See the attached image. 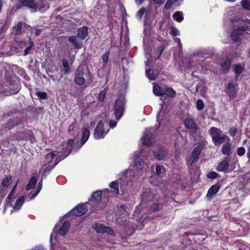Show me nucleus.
Returning a JSON list of instances; mask_svg holds the SVG:
<instances>
[{
  "label": "nucleus",
  "instance_id": "obj_1",
  "mask_svg": "<svg viewBox=\"0 0 250 250\" xmlns=\"http://www.w3.org/2000/svg\"><path fill=\"white\" fill-rule=\"evenodd\" d=\"M85 78L88 81H92L93 80L88 67L84 65H80L77 67L75 71L74 82L76 84L81 86L85 83Z\"/></svg>",
  "mask_w": 250,
  "mask_h": 250
},
{
  "label": "nucleus",
  "instance_id": "obj_2",
  "mask_svg": "<svg viewBox=\"0 0 250 250\" xmlns=\"http://www.w3.org/2000/svg\"><path fill=\"white\" fill-rule=\"evenodd\" d=\"M2 88V92L6 95L17 94L21 89L20 79L7 80Z\"/></svg>",
  "mask_w": 250,
  "mask_h": 250
},
{
  "label": "nucleus",
  "instance_id": "obj_3",
  "mask_svg": "<svg viewBox=\"0 0 250 250\" xmlns=\"http://www.w3.org/2000/svg\"><path fill=\"white\" fill-rule=\"evenodd\" d=\"M210 134L215 145L224 143L227 137L222 134V131L221 129L215 127H212L210 128Z\"/></svg>",
  "mask_w": 250,
  "mask_h": 250
},
{
  "label": "nucleus",
  "instance_id": "obj_4",
  "mask_svg": "<svg viewBox=\"0 0 250 250\" xmlns=\"http://www.w3.org/2000/svg\"><path fill=\"white\" fill-rule=\"evenodd\" d=\"M16 8L18 9H21L23 7H26L30 9H34L36 11L37 9L40 10L44 8V6H39L36 2V0H18L16 4Z\"/></svg>",
  "mask_w": 250,
  "mask_h": 250
},
{
  "label": "nucleus",
  "instance_id": "obj_5",
  "mask_svg": "<svg viewBox=\"0 0 250 250\" xmlns=\"http://www.w3.org/2000/svg\"><path fill=\"white\" fill-rule=\"evenodd\" d=\"M203 149V145L202 143L199 144L193 149L190 156L186 159V163L188 167H190L192 166L194 162L197 161L199 156Z\"/></svg>",
  "mask_w": 250,
  "mask_h": 250
},
{
  "label": "nucleus",
  "instance_id": "obj_6",
  "mask_svg": "<svg viewBox=\"0 0 250 250\" xmlns=\"http://www.w3.org/2000/svg\"><path fill=\"white\" fill-rule=\"evenodd\" d=\"M125 102L124 99H118L114 105V115L117 120H119L123 115Z\"/></svg>",
  "mask_w": 250,
  "mask_h": 250
},
{
  "label": "nucleus",
  "instance_id": "obj_7",
  "mask_svg": "<svg viewBox=\"0 0 250 250\" xmlns=\"http://www.w3.org/2000/svg\"><path fill=\"white\" fill-rule=\"evenodd\" d=\"M104 128V122L102 120H100L94 130L93 136L95 139L99 140L103 139L107 134L109 129L107 131H105Z\"/></svg>",
  "mask_w": 250,
  "mask_h": 250
},
{
  "label": "nucleus",
  "instance_id": "obj_8",
  "mask_svg": "<svg viewBox=\"0 0 250 250\" xmlns=\"http://www.w3.org/2000/svg\"><path fill=\"white\" fill-rule=\"evenodd\" d=\"M13 137L18 142L21 140H26L30 138V141L32 142L31 138L32 137L34 139V135L32 131L26 130L22 131L16 132L14 134Z\"/></svg>",
  "mask_w": 250,
  "mask_h": 250
},
{
  "label": "nucleus",
  "instance_id": "obj_9",
  "mask_svg": "<svg viewBox=\"0 0 250 250\" xmlns=\"http://www.w3.org/2000/svg\"><path fill=\"white\" fill-rule=\"evenodd\" d=\"M184 124L189 131L191 136L194 138L198 129L195 120L190 118H186L184 121Z\"/></svg>",
  "mask_w": 250,
  "mask_h": 250
},
{
  "label": "nucleus",
  "instance_id": "obj_10",
  "mask_svg": "<svg viewBox=\"0 0 250 250\" xmlns=\"http://www.w3.org/2000/svg\"><path fill=\"white\" fill-rule=\"evenodd\" d=\"M19 124L18 120L16 119H10L8 121L3 124L0 125V132L2 133L11 130Z\"/></svg>",
  "mask_w": 250,
  "mask_h": 250
},
{
  "label": "nucleus",
  "instance_id": "obj_11",
  "mask_svg": "<svg viewBox=\"0 0 250 250\" xmlns=\"http://www.w3.org/2000/svg\"><path fill=\"white\" fill-rule=\"evenodd\" d=\"M249 29L247 25H243L234 29L230 35L231 39L234 42H239L240 37L244 34V32Z\"/></svg>",
  "mask_w": 250,
  "mask_h": 250
},
{
  "label": "nucleus",
  "instance_id": "obj_12",
  "mask_svg": "<svg viewBox=\"0 0 250 250\" xmlns=\"http://www.w3.org/2000/svg\"><path fill=\"white\" fill-rule=\"evenodd\" d=\"M87 210V207L85 204H80L71 210L70 213L75 216L80 217L84 214Z\"/></svg>",
  "mask_w": 250,
  "mask_h": 250
},
{
  "label": "nucleus",
  "instance_id": "obj_13",
  "mask_svg": "<svg viewBox=\"0 0 250 250\" xmlns=\"http://www.w3.org/2000/svg\"><path fill=\"white\" fill-rule=\"evenodd\" d=\"M224 143L221 148V152L223 154L229 156L233 152L232 143L229 137H227L226 140Z\"/></svg>",
  "mask_w": 250,
  "mask_h": 250
},
{
  "label": "nucleus",
  "instance_id": "obj_14",
  "mask_svg": "<svg viewBox=\"0 0 250 250\" xmlns=\"http://www.w3.org/2000/svg\"><path fill=\"white\" fill-rule=\"evenodd\" d=\"M238 84H233L232 83H229L226 89V92L229 96L230 99H234L236 98L237 93L236 88Z\"/></svg>",
  "mask_w": 250,
  "mask_h": 250
},
{
  "label": "nucleus",
  "instance_id": "obj_15",
  "mask_svg": "<svg viewBox=\"0 0 250 250\" xmlns=\"http://www.w3.org/2000/svg\"><path fill=\"white\" fill-rule=\"evenodd\" d=\"M220 188V187L218 184H215L212 185L208 189V193L206 195V198L208 200L212 199L214 196L217 194Z\"/></svg>",
  "mask_w": 250,
  "mask_h": 250
},
{
  "label": "nucleus",
  "instance_id": "obj_16",
  "mask_svg": "<svg viewBox=\"0 0 250 250\" xmlns=\"http://www.w3.org/2000/svg\"><path fill=\"white\" fill-rule=\"evenodd\" d=\"M74 143V139H70L67 141V145L63 149L62 159L65 158L67 157L72 152V146Z\"/></svg>",
  "mask_w": 250,
  "mask_h": 250
},
{
  "label": "nucleus",
  "instance_id": "obj_17",
  "mask_svg": "<svg viewBox=\"0 0 250 250\" xmlns=\"http://www.w3.org/2000/svg\"><path fill=\"white\" fill-rule=\"evenodd\" d=\"M230 159L228 157H225L224 159L219 163L217 167V170L219 171H225L229 167Z\"/></svg>",
  "mask_w": 250,
  "mask_h": 250
},
{
  "label": "nucleus",
  "instance_id": "obj_18",
  "mask_svg": "<svg viewBox=\"0 0 250 250\" xmlns=\"http://www.w3.org/2000/svg\"><path fill=\"white\" fill-rule=\"evenodd\" d=\"M90 136V131L86 128H83L82 130V136L81 139L80 143H79V148L81 147L88 140Z\"/></svg>",
  "mask_w": 250,
  "mask_h": 250
},
{
  "label": "nucleus",
  "instance_id": "obj_19",
  "mask_svg": "<svg viewBox=\"0 0 250 250\" xmlns=\"http://www.w3.org/2000/svg\"><path fill=\"white\" fill-rule=\"evenodd\" d=\"M88 35V27L86 26L80 27L77 30V37L82 40H84Z\"/></svg>",
  "mask_w": 250,
  "mask_h": 250
},
{
  "label": "nucleus",
  "instance_id": "obj_20",
  "mask_svg": "<svg viewBox=\"0 0 250 250\" xmlns=\"http://www.w3.org/2000/svg\"><path fill=\"white\" fill-rule=\"evenodd\" d=\"M70 226V224L69 221H64L62 226L59 229V233L62 236H65L69 229Z\"/></svg>",
  "mask_w": 250,
  "mask_h": 250
},
{
  "label": "nucleus",
  "instance_id": "obj_21",
  "mask_svg": "<svg viewBox=\"0 0 250 250\" xmlns=\"http://www.w3.org/2000/svg\"><path fill=\"white\" fill-rule=\"evenodd\" d=\"M91 197V202L99 203L101 201L102 197V191L101 190H98L93 192Z\"/></svg>",
  "mask_w": 250,
  "mask_h": 250
},
{
  "label": "nucleus",
  "instance_id": "obj_22",
  "mask_svg": "<svg viewBox=\"0 0 250 250\" xmlns=\"http://www.w3.org/2000/svg\"><path fill=\"white\" fill-rule=\"evenodd\" d=\"M153 154L155 158L159 160H163L167 155V152L162 149H159L157 151H154Z\"/></svg>",
  "mask_w": 250,
  "mask_h": 250
},
{
  "label": "nucleus",
  "instance_id": "obj_23",
  "mask_svg": "<svg viewBox=\"0 0 250 250\" xmlns=\"http://www.w3.org/2000/svg\"><path fill=\"white\" fill-rule=\"evenodd\" d=\"M143 144L144 146H150L152 145V136L150 134H146L144 135L143 138Z\"/></svg>",
  "mask_w": 250,
  "mask_h": 250
},
{
  "label": "nucleus",
  "instance_id": "obj_24",
  "mask_svg": "<svg viewBox=\"0 0 250 250\" xmlns=\"http://www.w3.org/2000/svg\"><path fill=\"white\" fill-rule=\"evenodd\" d=\"M163 208V204L154 203L149 206V209L150 211H159L162 210Z\"/></svg>",
  "mask_w": 250,
  "mask_h": 250
},
{
  "label": "nucleus",
  "instance_id": "obj_25",
  "mask_svg": "<svg viewBox=\"0 0 250 250\" xmlns=\"http://www.w3.org/2000/svg\"><path fill=\"white\" fill-rule=\"evenodd\" d=\"M25 201L24 197L23 196H20L16 201L15 204L13 207L15 210L20 209Z\"/></svg>",
  "mask_w": 250,
  "mask_h": 250
},
{
  "label": "nucleus",
  "instance_id": "obj_26",
  "mask_svg": "<svg viewBox=\"0 0 250 250\" xmlns=\"http://www.w3.org/2000/svg\"><path fill=\"white\" fill-rule=\"evenodd\" d=\"M231 61V59H228L221 64V69L224 72L227 73L228 72L229 70V69Z\"/></svg>",
  "mask_w": 250,
  "mask_h": 250
},
{
  "label": "nucleus",
  "instance_id": "obj_27",
  "mask_svg": "<svg viewBox=\"0 0 250 250\" xmlns=\"http://www.w3.org/2000/svg\"><path fill=\"white\" fill-rule=\"evenodd\" d=\"M176 94V91L172 87H166L164 90V95L168 97L173 98Z\"/></svg>",
  "mask_w": 250,
  "mask_h": 250
},
{
  "label": "nucleus",
  "instance_id": "obj_28",
  "mask_svg": "<svg viewBox=\"0 0 250 250\" xmlns=\"http://www.w3.org/2000/svg\"><path fill=\"white\" fill-rule=\"evenodd\" d=\"M37 181V178L33 176L29 180L28 184L26 186V190L28 191L30 189H33L36 184Z\"/></svg>",
  "mask_w": 250,
  "mask_h": 250
},
{
  "label": "nucleus",
  "instance_id": "obj_29",
  "mask_svg": "<svg viewBox=\"0 0 250 250\" xmlns=\"http://www.w3.org/2000/svg\"><path fill=\"white\" fill-rule=\"evenodd\" d=\"M68 40L72 43L75 48L79 49L81 48V44L76 41V37L75 36H70Z\"/></svg>",
  "mask_w": 250,
  "mask_h": 250
},
{
  "label": "nucleus",
  "instance_id": "obj_30",
  "mask_svg": "<svg viewBox=\"0 0 250 250\" xmlns=\"http://www.w3.org/2000/svg\"><path fill=\"white\" fill-rule=\"evenodd\" d=\"M153 92L157 96L164 95V90L159 85H154L153 86Z\"/></svg>",
  "mask_w": 250,
  "mask_h": 250
},
{
  "label": "nucleus",
  "instance_id": "obj_31",
  "mask_svg": "<svg viewBox=\"0 0 250 250\" xmlns=\"http://www.w3.org/2000/svg\"><path fill=\"white\" fill-rule=\"evenodd\" d=\"M134 165L138 170H141L143 169L144 167L143 165V161L139 156H138L135 158Z\"/></svg>",
  "mask_w": 250,
  "mask_h": 250
},
{
  "label": "nucleus",
  "instance_id": "obj_32",
  "mask_svg": "<svg viewBox=\"0 0 250 250\" xmlns=\"http://www.w3.org/2000/svg\"><path fill=\"white\" fill-rule=\"evenodd\" d=\"M234 73H235L236 79L239 76L240 74L243 71L244 67L239 64H234L232 66Z\"/></svg>",
  "mask_w": 250,
  "mask_h": 250
},
{
  "label": "nucleus",
  "instance_id": "obj_33",
  "mask_svg": "<svg viewBox=\"0 0 250 250\" xmlns=\"http://www.w3.org/2000/svg\"><path fill=\"white\" fill-rule=\"evenodd\" d=\"M12 181V177L9 176L3 179L1 182V186L3 188H7L11 184Z\"/></svg>",
  "mask_w": 250,
  "mask_h": 250
},
{
  "label": "nucleus",
  "instance_id": "obj_34",
  "mask_svg": "<svg viewBox=\"0 0 250 250\" xmlns=\"http://www.w3.org/2000/svg\"><path fill=\"white\" fill-rule=\"evenodd\" d=\"M165 48L166 46L164 44H162L157 47L156 53H157L158 54L157 57L154 58V60L155 61L160 59Z\"/></svg>",
  "mask_w": 250,
  "mask_h": 250
},
{
  "label": "nucleus",
  "instance_id": "obj_35",
  "mask_svg": "<svg viewBox=\"0 0 250 250\" xmlns=\"http://www.w3.org/2000/svg\"><path fill=\"white\" fill-rule=\"evenodd\" d=\"M174 20L180 22L184 20L183 14L182 11H176L173 15Z\"/></svg>",
  "mask_w": 250,
  "mask_h": 250
},
{
  "label": "nucleus",
  "instance_id": "obj_36",
  "mask_svg": "<svg viewBox=\"0 0 250 250\" xmlns=\"http://www.w3.org/2000/svg\"><path fill=\"white\" fill-rule=\"evenodd\" d=\"M109 187L113 189L112 191L113 193L119 194V184L117 181L112 182L109 185Z\"/></svg>",
  "mask_w": 250,
  "mask_h": 250
},
{
  "label": "nucleus",
  "instance_id": "obj_37",
  "mask_svg": "<svg viewBox=\"0 0 250 250\" xmlns=\"http://www.w3.org/2000/svg\"><path fill=\"white\" fill-rule=\"evenodd\" d=\"M25 25V23L21 21L19 22L16 26L15 27V35H20L22 33V29L23 25Z\"/></svg>",
  "mask_w": 250,
  "mask_h": 250
},
{
  "label": "nucleus",
  "instance_id": "obj_38",
  "mask_svg": "<svg viewBox=\"0 0 250 250\" xmlns=\"http://www.w3.org/2000/svg\"><path fill=\"white\" fill-rule=\"evenodd\" d=\"M54 167L52 166H50L49 165L46 167L43 171L41 178L44 179L46 178L47 175L51 172L52 170L54 168Z\"/></svg>",
  "mask_w": 250,
  "mask_h": 250
},
{
  "label": "nucleus",
  "instance_id": "obj_39",
  "mask_svg": "<svg viewBox=\"0 0 250 250\" xmlns=\"http://www.w3.org/2000/svg\"><path fill=\"white\" fill-rule=\"evenodd\" d=\"M62 65L64 68L63 72L65 74H68L70 72V67L68 64V60L65 59L62 60Z\"/></svg>",
  "mask_w": 250,
  "mask_h": 250
},
{
  "label": "nucleus",
  "instance_id": "obj_40",
  "mask_svg": "<svg viewBox=\"0 0 250 250\" xmlns=\"http://www.w3.org/2000/svg\"><path fill=\"white\" fill-rule=\"evenodd\" d=\"M146 77L150 80H155L157 76L154 75L153 70L151 69H148L146 71Z\"/></svg>",
  "mask_w": 250,
  "mask_h": 250
},
{
  "label": "nucleus",
  "instance_id": "obj_41",
  "mask_svg": "<svg viewBox=\"0 0 250 250\" xmlns=\"http://www.w3.org/2000/svg\"><path fill=\"white\" fill-rule=\"evenodd\" d=\"M156 173L157 175H160L161 173H166V168L163 165H157L155 167Z\"/></svg>",
  "mask_w": 250,
  "mask_h": 250
},
{
  "label": "nucleus",
  "instance_id": "obj_42",
  "mask_svg": "<svg viewBox=\"0 0 250 250\" xmlns=\"http://www.w3.org/2000/svg\"><path fill=\"white\" fill-rule=\"evenodd\" d=\"M106 226L103 224H96L95 226L96 231L98 233H104V230L106 229Z\"/></svg>",
  "mask_w": 250,
  "mask_h": 250
},
{
  "label": "nucleus",
  "instance_id": "obj_43",
  "mask_svg": "<svg viewBox=\"0 0 250 250\" xmlns=\"http://www.w3.org/2000/svg\"><path fill=\"white\" fill-rule=\"evenodd\" d=\"M18 181L17 182V183L15 184V185H14V186L13 187L12 189L11 190V191L9 192L8 196L6 198V201L9 204L11 202V200L13 198V193L14 192L16 188H17V185H18ZM15 197H13V198H14Z\"/></svg>",
  "mask_w": 250,
  "mask_h": 250
},
{
  "label": "nucleus",
  "instance_id": "obj_44",
  "mask_svg": "<svg viewBox=\"0 0 250 250\" xmlns=\"http://www.w3.org/2000/svg\"><path fill=\"white\" fill-rule=\"evenodd\" d=\"M43 179V178H41V180L38 183L36 191L31 195V198H35L41 190L42 188Z\"/></svg>",
  "mask_w": 250,
  "mask_h": 250
},
{
  "label": "nucleus",
  "instance_id": "obj_45",
  "mask_svg": "<svg viewBox=\"0 0 250 250\" xmlns=\"http://www.w3.org/2000/svg\"><path fill=\"white\" fill-rule=\"evenodd\" d=\"M35 44L34 42L32 41L31 39L30 38L29 39V46L27 47H26L24 51L23 55L24 56H26L28 54H29L30 52V51L31 50L32 48L34 47Z\"/></svg>",
  "mask_w": 250,
  "mask_h": 250
},
{
  "label": "nucleus",
  "instance_id": "obj_46",
  "mask_svg": "<svg viewBox=\"0 0 250 250\" xmlns=\"http://www.w3.org/2000/svg\"><path fill=\"white\" fill-rule=\"evenodd\" d=\"M9 26V24L8 21H5V22L2 24L0 28V35L2 36L5 33Z\"/></svg>",
  "mask_w": 250,
  "mask_h": 250
},
{
  "label": "nucleus",
  "instance_id": "obj_47",
  "mask_svg": "<svg viewBox=\"0 0 250 250\" xmlns=\"http://www.w3.org/2000/svg\"><path fill=\"white\" fill-rule=\"evenodd\" d=\"M36 95L40 100H47L48 99L47 94L46 92L38 91L36 92Z\"/></svg>",
  "mask_w": 250,
  "mask_h": 250
},
{
  "label": "nucleus",
  "instance_id": "obj_48",
  "mask_svg": "<svg viewBox=\"0 0 250 250\" xmlns=\"http://www.w3.org/2000/svg\"><path fill=\"white\" fill-rule=\"evenodd\" d=\"M241 5L243 8L246 10H250V2L249 0H243L241 1Z\"/></svg>",
  "mask_w": 250,
  "mask_h": 250
},
{
  "label": "nucleus",
  "instance_id": "obj_49",
  "mask_svg": "<svg viewBox=\"0 0 250 250\" xmlns=\"http://www.w3.org/2000/svg\"><path fill=\"white\" fill-rule=\"evenodd\" d=\"M146 12V9L145 7H143L140 8L137 12L136 16L139 18L140 20H141L144 14Z\"/></svg>",
  "mask_w": 250,
  "mask_h": 250
},
{
  "label": "nucleus",
  "instance_id": "obj_50",
  "mask_svg": "<svg viewBox=\"0 0 250 250\" xmlns=\"http://www.w3.org/2000/svg\"><path fill=\"white\" fill-rule=\"evenodd\" d=\"M218 176L219 174L215 171L209 172L207 175L208 178L210 179H215Z\"/></svg>",
  "mask_w": 250,
  "mask_h": 250
},
{
  "label": "nucleus",
  "instance_id": "obj_51",
  "mask_svg": "<svg viewBox=\"0 0 250 250\" xmlns=\"http://www.w3.org/2000/svg\"><path fill=\"white\" fill-rule=\"evenodd\" d=\"M109 56V52L108 51L106 53H105L102 56V61L104 63V65H106L108 62V58Z\"/></svg>",
  "mask_w": 250,
  "mask_h": 250
},
{
  "label": "nucleus",
  "instance_id": "obj_52",
  "mask_svg": "<svg viewBox=\"0 0 250 250\" xmlns=\"http://www.w3.org/2000/svg\"><path fill=\"white\" fill-rule=\"evenodd\" d=\"M106 95V92L104 90L101 91L98 95V100L100 102H103L105 97Z\"/></svg>",
  "mask_w": 250,
  "mask_h": 250
},
{
  "label": "nucleus",
  "instance_id": "obj_53",
  "mask_svg": "<svg viewBox=\"0 0 250 250\" xmlns=\"http://www.w3.org/2000/svg\"><path fill=\"white\" fill-rule=\"evenodd\" d=\"M246 150L244 147H240L237 148V154L239 156H243L245 153Z\"/></svg>",
  "mask_w": 250,
  "mask_h": 250
},
{
  "label": "nucleus",
  "instance_id": "obj_54",
  "mask_svg": "<svg viewBox=\"0 0 250 250\" xmlns=\"http://www.w3.org/2000/svg\"><path fill=\"white\" fill-rule=\"evenodd\" d=\"M104 233H107L108 234L111 236H114L115 235L114 230L109 227H106V229L104 230Z\"/></svg>",
  "mask_w": 250,
  "mask_h": 250
},
{
  "label": "nucleus",
  "instance_id": "obj_55",
  "mask_svg": "<svg viewBox=\"0 0 250 250\" xmlns=\"http://www.w3.org/2000/svg\"><path fill=\"white\" fill-rule=\"evenodd\" d=\"M10 142L9 140L6 139V140H3L1 141L0 145L4 147L8 148L10 146Z\"/></svg>",
  "mask_w": 250,
  "mask_h": 250
},
{
  "label": "nucleus",
  "instance_id": "obj_56",
  "mask_svg": "<svg viewBox=\"0 0 250 250\" xmlns=\"http://www.w3.org/2000/svg\"><path fill=\"white\" fill-rule=\"evenodd\" d=\"M55 156H56V154L53 152H51L48 153V154H47L46 155V158H50V160L48 161L47 164L48 163H50L51 162H52L53 159H54V158L55 157Z\"/></svg>",
  "mask_w": 250,
  "mask_h": 250
},
{
  "label": "nucleus",
  "instance_id": "obj_57",
  "mask_svg": "<svg viewBox=\"0 0 250 250\" xmlns=\"http://www.w3.org/2000/svg\"><path fill=\"white\" fill-rule=\"evenodd\" d=\"M196 107L198 110L203 109V101L201 100H198L196 103Z\"/></svg>",
  "mask_w": 250,
  "mask_h": 250
},
{
  "label": "nucleus",
  "instance_id": "obj_58",
  "mask_svg": "<svg viewBox=\"0 0 250 250\" xmlns=\"http://www.w3.org/2000/svg\"><path fill=\"white\" fill-rule=\"evenodd\" d=\"M77 87L76 86H75V85L72 86L71 87V89L70 90V91L69 92L70 95H71L72 96L75 97L77 95V94L76 93V90H77Z\"/></svg>",
  "mask_w": 250,
  "mask_h": 250
},
{
  "label": "nucleus",
  "instance_id": "obj_59",
  "mask_svg": "<svg viewBox=\"0 0 250 250\" xmlns=\"http://www.w3.org/2000/svg\"><path fill=\"white\" fill-rule=\"evenodd\" d=\"M170 34L173 36H176L178 35V30L176 27H173L170 32Z\"/></svg>",
  "mask_w": 250,
  "mask_h": 250
},
{
  "label": "nucleus",
  "instance_id": "obj_60",
  "mask_svg": "<svg viewBox=\"0 0 250 250\" xmlns=\"http://www.w3.org/2000/svg\"><path fill=\"white\" fill-rule=\"evenodd\" d=\"M17 73L21 77H22L26 73L24 69L21 67V68L18 69Z\"/></svg>",
  "mask_w": 250,
  "mask_h": 250
},
{
  "label": "nucleus",
  "instance_id": "obj_61",
  "mask_svg": "<svg viewBox=\"0 0 250 250\" xmlns=\"http://www.w3.org/2000/svg\"><path fill=\"white\" fill-rule=\"evenodd\" d=\"M237 129L235 127L231 128L229 130V134L230 136H234L237 132Z\"/></svg>",
  "mask_w": 250,
  "mask_h": 250
},
{
  "label": "nucleus",
  "instance_id": "obj_62",
  "mask_svg": "<svg viewBox=\"0 0 250 250\" xmlns=\"http://www.w3.org/2000/svg\"><path fill=\"white\" fill-rule=\"evenodd\" d=\"M60 156L63 157V156L62 155H61ZM62 159H63L62 157V158H60L59 157H57L55 160L54 164L53 165H52L54 167H55V166Z\"/></svg>",
  "mask_w": 250,
  "mask_h": 250
},
{
  "label": "nucleus",
  "instance_id": "obj_63",
  "mask_svg": "<svg viewBox=\"0 0 250 250\" xmlns=\"http://www.w3.org/2000/svg\"><path fill=\"white\" fill-rule=\"evenodd\" d=\"M109 126L111 128H113L117 125V122L115 121L111 120L109 122Z\"/></svg>",
  "mask_w": 250,
  "mask_h": 250
},
{
  "label": "nucleus",
  "instance_id": "obj_64",
  "mask_svg": "<svg viewBox=\"0 0 250 250\" xmlns=\"http://www.w3.org/2000/svg\"><path fill=\"white\" fill-rule=\"evenodd\" d=\"M165 0H153L154 2L158 5H162L163 4Z\"/></svg>",
  "mask_w": 250,
  "mask_h": 250
}]
</instances>
